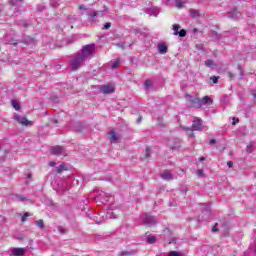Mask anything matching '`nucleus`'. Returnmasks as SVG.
<instances>
[{
	"label": "nucleus",
	"instance_id": "47",
	"mask_svg": "<svg viewBox=\"0 0 256 256\" xmlns=\"http://www.w3.org/2000/svg\"><path fill=\"white\" fill-rule=\"evenodd\" d=\"M16 1H23V0H16Z\"/></svg>",
	"mask_w": 256,
	"mask_h": 256
},
{
	"label": "nucleus",
	"instance_id": "18",
	"mask_svg": "<svg viewBox=\"0 0 256 256\" xmlns=\"http://www.w3.org/2000/svg\"><path fill=\"white\" fill-rule=\"evenodd\" d=\"M162 179H171V173L169 171H165L161 174Z\"/></svg>",
	"mask_w": 256,
	"mask_h": 256
},
{
	"label": "nucleus",
	"instance_id": "7",
	"mask_svg": "<svg viewBox=\"0 0 256 256\" xmlns=\"http://www.w3.org/2000/svg\"><path fill=\"white\" fill-rule=\"evenodd\" d=\"M189 107H196L197 109H201V98L190 97Z\"/></svg>",
	"mask_w": 256,
	"mask_h": 256
},
{
	"label": "nucleus",
	"instance_id": "31",
	"mask_svg": "<svg viewBox=\"0 0 256 256\" xmlns=\"http://www.w3.org/2000/svg\"><path fill=\"white\" fill-rule=\"evenodd\" d=\"M232 121H233V122H232V125H237V123H239V118H235V117H234V118L232 119Z\"/></svg>",
	"mask_w": 256,
	"mask_h": 256
},
{
	"label": "nucleus",
	"instance_id": "8",
	"mask_svg": "<svg viewBox=\"0 0 256 256\" xmlns=\"http://www.w3.org/2000/svg\"><path fill=\"white\" fill-rule=\"evenodd\" d=\"M64 151L65 149L62 146L57 145L51 148L50 153L52 155H63Z\"/></svg>",
	"mask_w": 256,
	"mask_h": 256
},
{
	"label": "nucleus",
	"instance_id": "6",
	"mask_svg": "<svg viewBox=\"0 0 256 256\" xmlns=\"http://www.w3.org/2000/svg\"><path fill=\"white\" fill-rule=\"evenodd\" d=\"M179 29H181V26L179 24H174L173 25L174 35H179V37H186L187 36V30L182 29V30L179 31Z\"/></svg>",
	"mask_w": 256,
	"mask_h": 256
},
{
	"label": "nucleus",
	"instance_id": "20",
	"mask_svg": "<svg viewBox=\"0 0 256 256\" xmlns=\"http://www.w3.org/2000/svg\"><path fill=\"white\" fill-rule=\"evenodd\" d=\"M204 63L206 67H210V68L213 67V65H215V62L211 59L206 60Z\"/></svg>",
	"mask_w": 256,
	"mask_h": 256
},
{
	"label": "nucleus",
	"instance_id": "26",
	"mask_svg": "<svg viewBox=\"0 0 256 256\" xmlns=\"http://www.w3.org/2000/svg\"><path fill=\"white\" fill-rule=\"evenodd\" d=\"M29 212H26V213H24V215L22 216V218H21V221L22 222H25V221H27V217H29Z\"/></svg>",
	"mask_w": 256,
	"mask_h": 256
},
{
	"label": "nucleus",
	"instance_id": "45",
	"mask_svg": "<svg viewBox=\"0 0 256 256\" xmlns=\"http://www.w3.org/2000/svg\"><path fill=\"white\" fill-rule=\"evenodd\" d=\"M235 13H236L235 15H237V13H238L237 10H235Z\"/></svg>",
	"mask_w": 256,
	"mask_h": 256
},
{
	"label": "nucleus",
	"instance_id": "14",
	"mask_svg": "<svg viewBox=\"0 0 256 256\" xmlns=\"http://www.w3.org/2000/svg\"><path fill=\"white\" fill-rule=\"evenodd\" d=\"M158 51H159L160 55H165V53H167V45H165L163 43L159 44Z\"/></svg>",
	"mask_w": 256,
	"mask_h": 256
},
{
	"label": "nucleus",
	"instance_id": "28",
	"mask_svg": "<svg viewBox=\"0 0 256 256\" xmlns=\"http://www.w3.org/2000/svg\"><path fill=\"white\" fill-rule=\"evenodd\" d=\"M169 256H181V254L179 252H177V251H171L169 253Z\"/></svg>",
	"mask_w": 256,
	"mask_h": 256
},
{
	"label": "nucleus",
	"instance_id": "2",
	"mask_svg": "<svg viewBox=\"0 0 256 256\" xmlns=\"http://www.w3.org/2000/svg\"><path fill=\"white\" fill-rule=\"evenodd\" d=\"M85 61V58H83L81 55L76 56L74 59L71 61V67L72 71H77L83 65V62Z\"/></svg>",
	"mask_w": 256,
	"mask_h": 256
},
{
	"label": "nucleus",
	"instance_id": "12",
	"mask_svg": "<svg viewBox=\"0 0 256 256\" xmlns=\"http://www.w3.org/2000/svg\"><path fill=\"white\" fill-rule=\"evenodd\" d=\"M144 223H146V225H153V223H155V218H153L151 214H145Z\"/></svg>",
	"mask_w": 256,
	"mask_h": 256
},
{
	"label": "nucleus",
	"instance_id": "44",
	"mask_svg": "<svg viewBox=\"0 0 256 256\" xmlns=\"http://www.w3.org/2000/svg\"><path fill=\"white\" fill-rule=\"evenodd\" d=\"M247 149H251V146H247Z\"/></svg>",
	"mask_w": 256,
	"mask_h": 256
},
{
	"label": "nucleus",
	"instance_id": "36",
	"mask_svg": "<svg viewBox=\"0 0 256 256\" xmlns=\"http://www.w3.org/2000/svg\"><path fill=\"white\" fill-rule=\"evenodd\" d=\"M227 165H228L229 169H231V167H233V162L232 161H228Z\"/></svg>",
	"mask_w": 256,
	"mask_h": 256
},
{
	"label": "nucleus",
	"instance_id": "40",
	"mask_svg": "<svg viewBox=\"0 0 256 256\" xmlns=\"http://www.w3.org/2000/svg\"><path fill=\"white\" fill-rule=\"evenodd\" d=\"M212 231H213V232L219 231V229H217V224L212 228Z\"/></svg>",
	"mask_w": 256,
	"mask_h": 256
},
{
	"label": "nucleus",
	"instance_id": "29",
	"mask_svg": "<svg viewBox=\"0 0 256 256\" xmlns=\"http://www.w3.org/2000/svg\"><path fill=\"white\" fill-rule=\"evenodd\" d=\"M197 175H198V177H203V169H199V170H197Z\"/></svg>",
	"mask_w": 256,
	"mask_h": 256
},
{
	"label": "nucleus",
	"instance_id": "38",
	"mask_svg": "<svg viewBox=\"0 0 256 256\" xmlns=\"http://www.w3.org/2000/svg\"><path fill=\"white\" fill-rule=\"evenodd\" d=\"M214 143H217V141L215 139H211L210 140V145H214Z\"/></svg>",
	"mask_w": 256,
	"mask_h": 256
},
{
	"label": "nucleus",
	"instance_id": "22",
	"mask_svg": "<svg viewBox=\"0 0 256 256\" xmlns=\"http://www.w3.org/2000/svg\"><path fill=\"white\" fill-rule=\"evenodd\" d=\"M151 85H153V81L148 79L144 82V87H146V89H149V87H151Z\"/></svg>",
	"mask_w": 256,
	"mask_h": 256
},
{
	"label": "nucleus",
	"instance_id": "11",
	"mask_svg": "<svg viewBox=\"0 0 256 256\" xmlns=\"http://www.w3.org/2000/svg\"><path fill=\"white\" fill-rule=\"evenodd\" d=\"M108 139H109V141H111V143H115L119 139V134H117V132H115V130H112L108 134Z\"/></svg>",
	"mask_w": 256,
	"mask_h": 256
},
{
	"label": "nucleus",
	"instance_id": "42",
	"mask_svg": "<svg viewBox=\"0 0 256 256\" xmlns=\"http://www.w3.org/2000/svg\"><path fill=\"white\" fill-rule=\"evenodd\" d=\"M199 161H205V157H200Z\"/></svg>",
	"mask_w": 256,
	"mask_h": 256
},
{
	"label": "nucleus",
	"instance_id": "16",
	"mask_svg": "<svg viewBox=\"0 0 256 256\" xmlns=\"http://www.w3.org/2000/svg\"><path fill=\"white\" fill-rule=\"evenodd\" d=\"M11 105H12V107H14V109H15L16 111H19V110L21 109V105H20L19 102L16 101V100H12V101H11Z\"/></svg>",
	"mask_w": 256,
	"mask_h": 256
},
{
	"label": "nucleus",
	"instance_id": "25",
	"mask_svg": "<svg viewBox=\"0 0 256 256\" xmlns=\"http://www.w3.org/2000/svg\"><path fill=\"white\" fill-rule=\"evenodd\" d=\"M228 77H229V80L230 81H233V79H235V74H233V72H231V71H228Z\"/></svg>",
	"mask_w": 256,
	"mask_h": 256
},
{
	"label": "nucleus",
	"instance_id": "5",
	"mask_svg": "<svg viewBox=\"0 0 256 256\" xmlns=\"http://www.w3.org/2000/svg\"><path fill=\"white\" fill-rule=\"evenodd\" d=\"M15 121H17V123H20V125H25L26 127L29 125H33V122L28 120L26 117H23L19 114H15L14 116Z\"/></svg>",
	"mask_w": 256,
	"mask_h": 256
},
{
	"label": "nucleus",
	"instance_id": "35",
	"mask_svg": "<svg viewBox=\"0 0 256 256\" xmlns=\"http://www.w3.org/2000/svg\"><path fill=\"white\" fill-rule=\"evenodd\" d=\"M90 17H92V18L97 17V12H91Z\"/></svg>",
	"mask_w": 256,
	"mask_h": 256
},
{
	"label": "nucleus",
	"instance_id": "4",
	"mask_svg": "<svg viewBox=\"0 0 256 256\" xmlns=\"http://www.w3.org/2000/svg\"><path fill=\"white\" fill-rule=\"evenodd\" d=\"M203 129V123L200 118H194V121L192 123V129L187 128V131H201Z\"/></svg>",
	"mask_w": 256,
	"mask_h": 256
},
{
	"label": "nucleus",
	"instance_id": "37",
	"mask_svg": "<svg viewBox=\"0 0 256 256\" xmlns=\"http://www.w3.org/2000/svg\"><path fill=\"white\" fill-rule=\"evenodd\" d=\"M55 165H56L55 162H53V161H50V162H49V166H50V167H55Z\"/></svg>",
	"mask_w": 256,
	"mask_h": 256
},
{
	"label": "nucleus",
	"instance_id": "41",
	"mask_svg": "<svg viewBox=\"0 0 256 256\" xmlns=\"http://www.w3.org/2000/svg\"><path fill=\"white\" fill-rule=\"evenodd\" d=\"M238 69H239L241 75H243V70L241 69V66H240V65L238 66Z\"/></svg>",
	"mask_w": 256,
	"mask_h": 256
},
{
	"label": "nucleus",
	"instance_id": "19",
	"mask_svg": "<svg viewBox=\"0 0 256 256\" xmlns=\"http://www.w3.org/2000/svg\"><path fill=\"white\" fill-rule=\"evenodd\" d=\"M184 5H185V2H183L181 0H176V7L178 9H183Z\"/></svg>",
	"mask_w": 256,
	"mask_h": 256
},
{
	"label": "nucleus",
	"instance_id": "46",
	"mask_svg": "<svg viewBox=\"0 0 256 256\" xmlns=\"http://www.w3.org/2000/svg\"><path fill=\"white\" fill-rule=\"evenodd\" d=\"M55 123H58V121H57V120H55Z\"/></svg>",
	"mask_w": 256,
	"mask_h": 256
},
{
	"label": "nucleus",
	"instance_id": "34",
	"mask_svg": "<svg viewBox=\"0 0 256 256\" xmlns=\"http://www.w3.org/2000/svg\"><path fill=\"white\" fill-rule=\"evenodd\" d=\"M78 9H79L80 11H85V9H87V8L85 7V5H80V6L78 7Z\"/></svg>",
	"mask_w": 256,
	"mask_h": 256
},
{
	"label": "nucleus",
	"instance_id": "9",
	"mask_svg": "<svg viewBox=\"0 0 256 256\" xmlns=\"http://www.w3.org/2000/svg\"><path fill=\"white\" fill-rule=\"evenodd\" d=\"M207 105H213V99H211L209 96H204L202 99H200V106L205 107Z\"/></svg>",
	"mask_w": 256,
	"mask_h": 256
},
{
	"label": "nucleus",
	"instance_id": "3",
	"mask_svg": "<svg viewBox=\"0 0 256 256\" xmlns=\"http://www.w3.org/2000/svg\"><path fill=\"white\" fill-rule=\"evenodd\" d=\"M100 93L103 95H109L111 93H115V85L113 84H105L100 87Z\"/></svg>",
	"mask_w": 256,
	"mask_h": 256
},
{
	"label": "nucleus",
	"instance_id": "23",
	"mask_svg": "<svg viewBox=\"0 0 256 256\" xmlns=\"http://www.w3.org/2000/svg\"><path fill=\"white\" fill-rule=\"evenodd\" d=\"M36 225L40 229H43V227H45V222H43V220H38V221H36Z\"/></svg>",
	"mask_w": 256,
	"mask_h": 256
},
{
	"label": "nucleus",
	"instance_id": "43",
	"mask_svg": "<svg viewBox=\"0 0 256 256\" xmlns=\"http://www.w3.org/2000/svg\"><path fill=\"white\" fill-rule=\"evenodd\" d=\"M27 179H31V174H28V175H27Z\"/></svg>",
	"mask_w": 256,
	"mask_h": 256
},
{
	"label": "nucleus",
	"instance_id": "13",
	"mask_svg": "<svg viewBox=\"0 0 256 256\" xmlns=\"http://www.w3.org/2000/svg\"><path fill=\"white\" fill-rule=\"evenodd\" d=\"M55 171H56V174L59 175V174L63 173V171H69V168H67V166H65V164H61L56 167Z\"/></svg>",
	"mask_w": 256,
	"mask_h": 256
},
{
	"label": "nucleus",
	"instance_id": "30",
	"mask_svg": "<svg viewBox=\"0 0 256 256\" xmlns=\"http://www.w3.org/2000/svg\"><path fill=\"white\" fill-rule=\"evenodd\" d=\"M103 29H111V22H107V23L104 25Z\"/></svg>",
	"mask_w": 256,
	"mask_h": 256
},
{
	"label": "nucleus",
	"instance_id": "27",
	"mask_svg": "<svg viewBox=\"0 0 256 256\" xmlns=\"http://www.w3.org/2000/svg\"><path fill=\"white\" fill-rule=\"evenodd\" d=\"M148 157H151V149L146 148L145 159H148Z\"/></svg>",
	"mask_w": 256,
	"mask_h": 256
},
{
	"label": "nucleus",
	"instance_id": "15",
	"mask_svg": "<svg viewBox=\"0 0 256 256\" xmlns=\"http://www.w3.org/2000/svg\"><path fill=\"white\" fill-rule=\"evenodd\" d=\"M190 16L192 17V19H197L201 17V14L199 13V10L192 9L190 10Z\"/></svg>",
	"mask_w": 256,
	"mask_h": 256
},
{
	"label": "nucleus",
	"instance_id": "21",
	"mask_svg": "<svg viewBox=\"0 0 256 256\" xmlns=\"http://www.w3.org/2000/svg\"><path fill=\"white\" fill-rule=\"evenodd\" d=\"M120 64H121V61L119 59L115 60L112 63V69H117V67H119Z\"/></svg>",
	"mask_w": 256,
	"mask_h": 256
},
{
	"label": "nucleus",
	"instance_id": "33",
	"mask_svg": "<svg viewBox=\"0 0 256 256\" xmlns=\"http://www.w3.org/2000/svg\"><path fill=\"white\" fill-rule=\"evenodd\" d=\"M16 197H18V199H20V201H25V196L23 195H16Z\"/></svg>",
	"mask_w": 256,
	"mask_h": 256
},
{
	"label": "nucleus",
	"instance_id": "1",
	"mask_svg": "<svg viewBox=\"0 0 256 256\" xmlns=\"http://www.w3.org/2000/svg\"><path fill=\"white\" fill-rule=\"evenodd\" d=\"M95 53V44H89L82 48V54L80 56L83 57V59H87L90 55H93Z\"/></svg>",
	"mask_w": 256,
	"mask_h": 256
},
{
	"label": "nucleus",
	"instance_id": "17",
	"mask_svg": "<svg viewBox=\"0 0 256 256\" xmlns=\"http://www.w3.org/2000/svg\"><path fill=\"white\" fill-rule=\"evenodd\" d=\"M157 238H155V236H151V237H147L146 239V243H148V245H153L154 243H156Z\"/></svg>",
	"mask_w": 256,
	"mask_h": 256
},
{
	"label": "nucleus",
	"instance_id": "24",
	"mask_svg": "<svg viewBox=\"0 0 256 256\" xmlns=\"http://www.w3.org/2000/svg\"><path fill=\"white\" fill-rule=\"evenodd\" d=\"M221 77H219V76H212L211 78H210V80L213 82V83H215V84H217V83H219V79H220Z\"/></svg>",
	"mask_w": 256,
	"mask_h": 256
},
{
	"label": "nucleus",
	"instance_id": "39",
	"mask_svg": "<svg viewBox=\"0 0 256 256\" xmlns=\"http://www.w3.org/2000/svg\"><path fill=\"white\" fill-rule=\"evenodd\" d=\"M117 47H120V49H125V46L123 44H117Z\"/></svg>",
	"mask_w": 256,
	"mask_h": 256
},
{
	"label": "nucleus",
	"instance_id": "10",
	"mask_svg": "<svg viewBox=\"0 0 256 256\" xmlns=\"http://www.w3.org/2000/svg\"><path fill=\"white\" fill-rule=\"evenodd\" d=\"M27 253V249L25 248H13L12 255L13 256H24Z\"/></svg>",
	"mask_w": 256,
	"mask_h": 256
},
{
	"label": "nucleus",
	"instance_id": "32",
	"mask_svg": "<svg viewBox=\"0 0 256 256\" xmlns=\"http://www.w3.org/2000/svg\"><path fill=\"white\" fill-rule=\"evenodd\" d=\"M131 252H121L120 256H131Z\"/></svg>",
	"mask_w": 256,
	"mask_h": 256
}]
</instances>
